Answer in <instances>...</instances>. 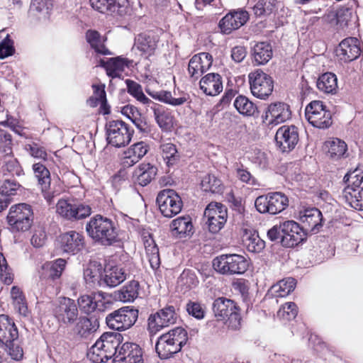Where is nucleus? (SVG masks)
I'll return each instance as SVG.
<instances>
[{
    "instance_id": "obj_1",
    "label": "nucleus",
    "mask_w": 363,
    "mask_h": 363,
    "mask_svg": "<svg viewBox=\"0 0 363 363\" xmlns=\"http://www.w3.org/2000/svg\"><path fill=\"white\" fill-rule=\"evenodd\" d=\"M85 229L92 240L102 246H111L121 240L117 223L101 214L91 217L86 223Z\"/></svg>"
},
{
    "instance_id": "obj_2",
    "label": "nucleus",
    "mask_w": 363,
    "mask_h": 363,
    "mask_svg": "<svg viewBox=\"0 0 363 363\" xmlns=\"http://www.w3.org/2000/svg\"><path fill=\"white\" fill-rule=\"evenodd\" d=\"M188 340L187 332L177 327L161 335L157 340L155 350L161 359H167L181 351Z\"/></svg>"
},
{
    "instance_id": "obj_3",
    "label": "nucleus",
    "mask_w": 363,
    "mask_h": 363,
    "mask_svg": "<svg viewBox=\"0 0 363 363\" xmlns=\"http://www.w3.org/2000/svg\"><path fill=\"white\" fill-rule=\"evenodd\" d=\"M121 334L105 333L88 350L86 356L93 363L106 362L114 358L116 347L120 345Z\"/></svg>"
},
{
    "instance_id": "obj_4",
    "label": "nucleus",
    "mask_w": 363,
    "mask_h": 363,
    "mask_svg": "<svg viewBox=\"0 0 363 363\" xmlns=\"http://www.w3.org/2000/svg\"><path fill=\"white\" fill-rule=\"evenodd\" d=\"M213 267L223 275H240L247 270L249 262L241 255L223 254L213 259Z\"/></svg>"
},
{
    "instance_id": "obj_5",
    "label": "nucleus",
    "mask_w": 363,
    "mask_h": 363,
    "mask_svg": "<svg viewBox=\"0 0 363 363\" xmlns=\"http://www.w3.org/2000/svg\"><path fill=\"white\" fill-rule=\"evenodd\" d=\"M7 222L12 232L28 230L33 222L31 206L25 203L12 206L7 216Z\"/></svg>"
},
{
    "instance_id": "obj_6",
    "label": "nucleus",
    "mask_w": 363,
    "mask_h": 363,
    "mask_svg": "<svg viewBox=\"0 0 363 363\" xmlns=\"http://www.w3.org/2000/svg\"><path fill=\"white\" fill-rule=\"evenodd\" d=\"M106 133L108 143L114 147L120 148L130 143L134 130L122 120H112L106 123Z\"/></svg>"
},
{
    "instance_id": "obj_7",
    "label": "nucleus",
    "mask_w": 363,
    "mask_h": 363,
    "mask_svg": "<svg viewBox=\"0 0 363 363\" xmlns=\"http://www.w3.org/2000/svg\"><path fill=\"white\" fill-rule=\"evenodd\" d=\"M138 310L134 306H124L106 317L107 326L114 330L123 331L131 328L138 318Z\"/></svg>"
},
{
    "instance_id": "obj_8",
    "label": "nucleus",
    "mask_w": 363,
    "mask_h": 363,
    "mask_svg": "<svg viewBox=\"0 0 363 363\" xmlns=\"http://www.w3.org/2000/svg\"><path fill=\"white\" fill-rule=\"evenodd\" d=\"M213 311L220 320H225L231 328L236 330L240 325L241 317L235 303L225 297L216 299L213 303Z\"/></svg>"
},
{
    "instance_id": "obj_9",
    "label": "nucleus",
    "mask_w": 363,
    "mask_h": 363,
    "mask_svg": "<svg viewBox=\"0 0 363 363\" xmlns=\"http://www.w3.org/2000/svg\"><path fill=\"white\" fill-rule=\"evenodd\" d=\"M179 315L173 306H167L155 313L150 315L147 319V331L150 336L155 335L164 328L177 323Z\"/></svg>"
},
{
    "instance_id": "obj_10",
    "label": "nucleus",
    "mask_w": 363,
    "mask_h": 363,
    "mask_svg": "<svg viewBox=\"0 0 363 363\" xmlns=\"http://www.w3.org/2000/svg\"><path fill=\"white\" fill-rule=\"evenodd\" d=\"M306 118L313 127L325 129L333 123L331 112L321 101H312L305 108Z\"/></svg>"
},
{
    "instance_id": "obj_11",
    "label": "nucleus",
    "mask_w": 363,
    "mask_h": 363,
    "mask_svg": "<svg viewBox=\"0 0 363 363\" xmlns=\"http://www.w3.org/2000/svg\"><path fill=\"white\" fill-rule=\"evenodd\" d=\"M248 79L251 93L256 98L265 100L272 94L274 80L268 74L257 69L248 74Z\"/></svg>"
},
{
    "instance_id": "obj_12",
    "label": "nucleus",
    "mask_w": 363,
    "mask_h": 363,
    "mask_svg": "<svg viewBox=\"0 0 363 363\" xmlns=\"http://www.w3.org/2000/svg\"><path fill=\"white\" fill-rule=\"evenodd\" d=\"M161 213L167 218H172L182 211L183 202L179 194L173 189H164L159 192L156 199Z\"/></svg>"
},
{
    "instance_id": "obj_13",
    "label": "nucleus",
    "mask_w": 363,
    "mask_h": 363,
    "mask_svg": "<svg viewBox=\"0 0 363 363\" xmlns=\"http://www.w3.org/2000/svg\"><path fill=\"white\" fill-rule=\"evenodd\" d=\"M53 314L60 325L69 326L79 318V311L75 301L67 297L60 298L53 309Z\"/></svg>"
},
{
    "instance_id": "obj_14",
    "label": "nucleus",
    "mask_w": 363,
    "mask_h": 363,
    "mask_svg": "<svg viewBox=\"0 0 363 363\" xmlns=\"http://www.w3.org/2000/svg\"><path fill=\"white\" fill-rule=\"evenodd\" d=\"M281 245L285 247H294L306 240L305 230L296 221L290 220L281 223Z\"/></svg>"
},
{
    "instance_id": "obj_15",
    "label": "nucleus",
    "mask_w": 363,
    "mask_h": 363,
    "mask_svg": "<svg viewBox=\"0 0 363 363\" xmlns=\"http://www.w3.org/2000/svg\"><path fill=\"white\" fill-rule=\"evenodd\" d=\"M204 216L207 218L206 224L209 231L217 233L227 221V208L220 203H210L204 211Z\"/></svg>"
},
{
    "instance_id": "obj_16",
    "label": "nucleus",
    "mask_w": 363,
    "mask_h": 363,
    "mask_svg": "<svg viewBox=\"0 0 363 363\" xmlns=\"http://www.w3.org/2000/svg\"><path fill=\"white\" fill-rule=\"evenodd\" d=\"M275 141L280 151L291 152L299 141L298 128L294 125H282L276 133Z\"/></svg>"
},
{
    "instance_id": "obj_17",
    "label": "nucleus",
    "mask_w": 363,
    "mask_h": 363,
    "mask_svg": "<svg viewBox=\"0 0 363 363\" xmlns=\"http://www.w3.org/2000/svg\"><path fill=\"white\" fill-rule=\"evenodd\" d=\"M291 111L290 106L284 102L270 104L262 118L263 122L268 125H277L290 119Z\"/></svg>"
},
{
    "instance_id": "obj_18",
    "label": "nucleus",
    "mask_w": 363,
    "mask_h": 363,
    "mask_svg": "<svg viewBox=\"0 0 363 363\" xmlns=\"http://www.w3.org/2000/svg\"><path fill=\"white\" fill-rule=\"evenodd\" d=\"M60 247L63 252L77 255L85 247L84 236L75 230L62 233L58 238Z\"/></svg>"
},
{
    "instance_id": "obj_19",
    "label": "nucleus",
    "mask_w": 363,
    "mask_h": 363,
    "mask_svg": "<svg viewBox=\"0 0 363 363\" xmlns=\"http://www.w3.org/2000/svg\"><path fill=\"white\" fill-rule=\"evenodd\" d=\"M113 363H144L141 347L133 342H125L116 347Z\"/></svg>"
},
{
    "instance_id": "obj_20",
    "label": "nucleus",
    "mask_w": 363,
    "mask_h": 363,
    "mask_svg": "<svg viewBox=\"0 0 363 363\" xmlns=\"http://www.w3.org/2000/svg\"><path fill=\"white\" fill-rule=\"evenodd\" d=\"M248 19L249 14L245 10H233L221 18L218 26L223 33L230 34L246 23Z\"/></svg>"
},
{
    "instance_id": "obj_21",
    "label": "nucleus",
    "mask_w": 363,
    "mask_h": 363,
    "mask_svg": "<svg viewBox=\"0 0 363 363\" xmlns=\"http://www.w3.org/2000/svg\"><path fill=\"white\" fill-rule=\"evenodd\" d=\"M213 63V57L208 52H201L194 55L188 65V72L193 80L198 79L207 72Z\"/></svg>"
},
{
    "instance_id": "obj_22",
    "label": "nucleus",
    "mask_w": 363,
    "mask_h": 363,
    "mask_svg": "<svg viewBox=\"0 0 363 363\" xmlns=\"http://www.w3.org/2000/svg\"><path fill=\"white\" fill-rule=\"evenodd\" d=\"M299 220L306 234L317 233L323 226V215L317 208H308L299 213Z\"/></svg>"
},
{
    "instance_id": "obj_23",
    "label": "nucleus",
    "mask_w": 363,
    "mask_h": 363,
    "mask_svg": "<svg viewBox=\"0 0 363 363\" xmlns=\"http://www.w3.org/2000/svg\"><path fill=\"white\" fill-rule=\"evenodd\" d=\"M361 52L360 42L354 37L344 39L336 49L337 56L345 62L356 60L360 56Z\"/></svg>"
},
{
    "instance_id": "obj_24",
    "label": "nucleus",
    "mask_w": 363,
    "mask_h": 363,
    "mask_svg": "<svg viewBox=\"0 0 363 363\" xmlns=\"http://www.w3.org/2000/svg\"><path fill=\"white\" fill-rule=\"evenodd\" d=\"M133 61L122 56L108 58L107 60L100 59L99 65L106 69V74L111 78H121L125 68L133 67Z\"/></svg>"
},
{
    "instance_id": "obj_25",
    "label": "nucleus",
    "mask_w": 363,
    "mask_h": 363,
    "mask_svg": "<svg viewBox=\"0 0 363 363\" xmlns=\"http://www.w3.org/2000/svg\"><path fill=\"white\" fill-rule=\"evenodd\" d=\"M159 40V35L150 30L138 34L135 39V45L143 55L150 57L154 55Z\"/></svg>"
},
{
    "instance_id": "obj_26",
    "label": "nucleus",
    "mask_w": 363,
    "mask_h": 363,
    "mask_svg": "<svg viewBox=\"0 0 363 363\" xmlns=\"http://www.w3.org/2000/svg\"><path fill=\"white\" fill-rule=\"evenodd\" d=\"M125 279V271L120 266H106L102 273L101 286L113 288L121 284Z\"/></svg>"
},
{
    "instance_id": "obj_27",
    "label": "nucleus",
    "mask_w": 363,
    "mask_h": 363,
    "mask_svg": "<svg viewBox=\"0 0 363 363\" xmlns=\"http://www.w3.org/2000/svg\"><path fill=\"white\" fill-rule=\"evenodd\" d=\"M202 91L208 96H217L223 91L222 77L218 73H208L199 82Z\"/></svg>"
},
{
    "instance_id": "obj_28",
    "label": "nucleus",
    "mask_w": 363,
    "mask_h": 363,
    "mask_svg": "<svg viewBox=\"0 0 363 363\" xmlns=\"http://www.w3.org/2000/svg\"><path fill=\"white\" fill-rule=\"evenodd\" d=\"M18 337V329L14 322L6 315H0V347L4 344L16 340Z\"/></svg>"
},
{
    "instance_id": "obj_29",
    "label": "nucleus",
    "mask_w": 363,
    "mask_h": 363,
    "mask_svg": "<svg viewBox=\"0 0 363 363\" xmlns=\"http://www.w3.org/2000/svg\"><path fill=\"white\" fill-rule=\"evenodd\" d=\"M149 150V145L144 141L134 143L124 152V164L128 167L134 165L148 152Z\"/></svg>"
},
{
    "instance_id": "obj_30",
    "label": "nucleus",
    "mask_w": 363,
    "mask_h": 363,
    "mask_svg": "<svg viewBox=\"0 0 363 363\" xmlns=\"http://www.w3.org/2000/svg\"><path fill=\"white\" fill-rule=\"evenodd\" d=\"M103 298L104 296L102 292L84 294L78 298L77 303L83 313L90 314L97 308L100 310V307L104 305L102 302Z\"/></svg>"
},
{
    "instance_id": "obj_31",
    "label": "nucleus",
    "mask_w": 363,
    "mask_h": 363,
    "mask_svg": "<svg viewBox=\"0 0 363 363\" xmlns=\"http://www.w3.org/2000/svg\"><path fill=\"white\" fill-rule=\"evenodd\" d=\"M342 199L350 207L363 211V187L346 186L342 191Z\"/></svg>"
},
{
    "instance_id": "obj_32",
    "label": "nucleus",
    "mask_w": 363,
    "mask_h": 363,
    "mask_svg": "<svg viewBox=\"0 0 363 363\" xmlns=\"http://www.w3.org/2000/svg\"><path fill=\"white\" fill-rule=\"evenodd\" d=\"M353 18L352 9L347 7L339 9L336 12L330 11L322 17L323 22L332 23L334 21L341 28L348 26Z\"/></svg>"
},
{
    "instance_id": "obj_33",
    "label": "nucleus",
    "mask_w": 363,
    "mask_h": 363,
    "mask_svg": "<svg viewBox=\"0 0 363 363\" xmlns=\"http://www.w3.org/2000/svg\"><path fill=\"white\" fill-rule=\"evenodd\" d=\"M170 228L173 235L179 238H184L193 234L194 227L189 216H179L174 219Z\"/></svg>"
},
{
    "instance_id": "obj_34",
    "label": "nucleus",
    "mask_w": 363,
    "mask_h": 363,
    "mask_svg": "<svg viewBox=\"0 0 363 363\" xmlns=\"http://www.w3.org/2000/svg\"><path fill=\"white\" fill-rule=\"evenodd\" d=\"M85 38L96 55H111L112 52L106 47L104 38L95 30H88L85 33Z\"/></svg>"
},
{
    "instance_id": "obj_35",
    "label": "nucleus",
    "mask_w": 363,
    "mask_h": 363,
    "mask_svg": "<svg viewBox=\"0 0 363 363\" xmlns=\"http://www.w3.org/2000/svg\"><path fill=\"white\" fill-rule=\"evenodd\" d=\"M78 322L75 325V330L78 335L83 338H87L94 333L99 327V321L94 316L87 318L82 316L78 318Z\"/></svg>"
},
{
    "instance_id": "obj_36",
    "label": "nucleus",
    "mask_w": 363,
    "mask_h": 363,
    "mask_svg": "<svg viewBox=\"0 0 363 363\" xmlns=\"http://www.w3.org/2000/svg\"><path fill=\"white\" fill-rule=\"evenodd\" d=\"M272 46L267 42L256 43L252 50V59L257 65L267 64L272 59Z\"/></svg>"
},
{
    "instance_id": "obj_37",
    "label": "nucleus",
    "mask_w": 363,
    "mask_h": 363,
    "mask_svg": "<svg viewBox=\"0 0 363 363\" xmlns=\"http://www.w3.org/2000/svg\"><path fill=\"white\" fill-rule=\"evenodd\" d=\"M65 266V259L61 258L57 259L54 262H47L43 265L41 277L48 278V281H54L60 279Z\"/></svg>"
},
{
    "instance_id": "obj_38",
    "label": "nucleus",
    "mask_w": 363,
    "mask_h": 363,
    "mask_svg": "<svg viewBox=\"0 0 363 363\" xmlns=\"http://www.w3.org/2000/svg\"><path fill=\"white\" fill-rule=\"evenodd\" d=\"M102 270L103 267L100 263L97 262H90L84 270V279L86 284L91 287L101 286Z\"/></svg>"
},
{
    "instance_id": "obj_39",
    "label": "nucleus",
    "mask_w": 363,
    "mask_h": 363,
    "mask_svg": "<svg viewBox=\"0 0 363 363\" xmlns=\"http://www.w3.org/2000/svg\"><path fill=\"white\" fill-rule=\"evenodd\" d=\"M160 150L162 159L168 167H173L179 163L181 155L176 145L172 143H163L160 145Z\"/></svg>"
},
{
    "instance_id": "obj_40",
    "label": "nucleus",
    "mask_w": 363,
    "mask_h": 363,
    "mask_svg": "<svg viewBox=\"0 0 363 363\" xmlns=\"http://www.w3.org/2000/svg\"><path fill=\"white\" fill-rule=\"evenodd\" d=\"M296 284L294 278L287 277L271 286L269 294L274 297H286L291 293Z\"/></svg>"
},
{
    "instance_id": "obj_41",
    "label": "nucleus",
    "mask_w": 363,
    "mask_h": 363,
    "mask_svg": "<svg viewBox=\"0 0 363 363\" xmlns=\"http://www.w3.org/2000/svg\"><path fill=\"white\" fill-rule=\"evenodd\" d=\"M157 172V168L155 165L150 163L140 164L136 171L137 183L141 186H147L155 178Z\"/></svg>"
},
{
    "instance_id": "obj_42",
    "label": "nucleus",
    "mask_w": 363,
    "mask_h": 363,
    "mask_svg": "<svg viewBox=\"0 0 363 363\" xmlns=\"http://www.w3.org/2000/svg\"><path fill=\"white\" fill-rule=\"evenodd\" d=\"M2 164V171L4 174H9L11 176H21L23 174V169L18 160L14 157L13 153L0 157Z\"/></svg>"
},
{
    "instance_id": "obj_43",
    "label": "nucleus",
    "mask_w": 363,
    "mask_h": 363,
    "mask_svg": "<svg viewBox=\"0 0 363 363\" xmlns=\"http://www.w3.org/2000/svg\"><path fill=\"white\" fill-rule=\"evenodd\" d=\"M153 111L154 118L159 125L163 130H169L172 126V116L165 112L162 106L153 102L149 106Z\"/></svg>"
},
{
    "instance_id": "obj_44",
    "label": "nucleus",
    "mask_w": 363,
    "mask_h": 363,
    "mask_svg": "<svg viewBox=\"0 0 363 363\" xmlns=\"http://www.w3.org/2000/svg\"><path fill=\"white\" fill-rule=\"evenodd\" d=\"M317 87L325 94H335L337 89V79L335 74L326 72L319 77Z\"/></svg>"
},
{
    "instance_id": "obj_45",
    "label": "nucleus",
    "mask_w": 363,
    "mask_h": 363,
    "mask_svg": "<svg viewBox=\"0 0 363 363\" xmlns=\"http://www.w3.org/2000/svg\"><path fill=\"white\" fill-rule=\"evenodd\" d=\"M233 105L236 110L243 116H252L258 112L256 105L243 95L237 96Z\"/></svg>"
},
{
    "instance_id": "obj_46",
    "label": "nucleus",
    "mask_w": 363,
    "mask_h": 363,
    "mask_svg": "<svg viewBox=\"0 0 363 363\" xmlns=\"http://www.w3.org/2000/svg\"><path fill=\"white\" fill-rule=\"evenodd\" d=\"M125 84L128 93L138 101L148 106L153 104V101L145 95L140 84L129 79L125 80Z\"/></svg>"
},
{
    "instance_id": "obj_47",
    "label": "nucleus",
    "mask_w": 363,
    "mask_h": 363,
    "mask_svg": "<svg viewBox=\"0 0 363 363\" xmlns=\"http://www.w3.org/2000/svg\"><path fill=\"white\" fill-rule=\"evenodd\" d=\"M139 287L138 281H130L118 291V298L123 302H132L138 296Z\"/></svg>"
},
{
    "instance_id": "obj_48",
    "label": "nucleus",
    "mask_w": 363,
    "mask_h": 363,
    "mask_svg": "<svg viewBox=\"0 0 363 363\" xmlns=\"http://www.w3.org/2000/svg\"><path fill=\"white\" fill-rule=\"evenodd\" d=\"M328 153L332 159L337 160L345 155L347 150V144L339 138H333V140L326 142Z\"/></svg>"
},
{
    "instance_id": "obj_49",
    "label": "nucleus",
    "mask_w": 363,
    "mask_h": 363,
    "mask_svg": "<svg viewBox=\"0 0 363 363\" xmlns=\"http://www.w3.org/2000/svg\"><path fill=\"white\" fill-rule=\"evenodd\" d=\"M33 170L35 177L38 179V184L41 190H46L50 186V173L48 168L40 162L33 164Z\"/></svg>"
},
{
    "instance_id": "obj_50",
    "label": "nucleus",
    "mask_w": 363,
    "mask_h": 363,
    "mask_svg": "<svg viewBox=\"0 0 363 363\" xmlns=\"http://www.w3.org/2000/svg\"><path fill=\"white\" fill-rule=\"evenodd\" d=\"M201 188L206 192L222 194L223 186L221 181L212 174L206 175L201 180Z\"/></svg>"
},
{
    "instance_id": "obj_51",
    "label": "nucleus",
    "mask_w": 363,
    "mask_h": 363,
    "mask_svg": "<svg viewBox=\"0 0 363 363\" xmlns=\"http://www.w3.org/2000/svg\"><path fill=\"white\" fill-rule=\"evenodd\" d=\"M144 244L150 267L152 269H158L160 265L158 247L152 239L147 240Z\"/></svg>"
},
{
    "instance_id": "obj_52",
    "label": "nucleus",
    "mask_w": 363,
    "mask_h": 363,
    "mask_svg": "<svg viewBox=\"0 0 363 363\" xmlns=\"http://www.w3.org/2000/svg\"><path fill=\"white\" fill-rule=\"evenodd\" d=\"M271 198L272 199H269V201H272V215H276L282 212L289 206L288 197L281 192L276 191L271 193Z\"/></svg>"
},
{
    "instance_id": "obj_53",
    "label": "nucleus",
    "mask_w": 363,
    "mask_h": 363,
    "mask_svg": "<svg viewBox=\"0 0 363 363\" xmlns=\"http://www.w3.org/2000/svg\"><path fill=\"white\" fill-rule=\"evenodd\" d=\"M133 123L138 129V133L141 134L143 137L153 138L156 128L153 125L148 122L145 117H143L140 115L138 118H135Z\"/></svg>"
},
{
    "instance_id": "obj_54",
    "label": "nucleus",
    "mask_w": 363,
    "mask_h": 363,
    "mask_svg": "<svg viewBox=\"0 0 363 363\" xmlns=\"http://www.w3.org/2000/svg\"><path fill=\"white\" fill-rule=\"evenodd\" d=\"M13 153L12 135L6 130L0 128V157Z\"/></svg>"
},
{
    "instance_id": "obj_55",
    "label": "nucleus",
    "mask_w": 363,
    "mask_h": 363,
    "mask_svg": "<svg viewBox=\"0 0 363 363\" xmlns=\"http://www.w3.org/2000/svg\"><path fill=\"white\" fill-rule=\"evenodd\" d=\"M276 0H259L253 6V11L256 16L271 14L275 8Z\"/></svg>"
},
{
    "instance_id": "obj_56",
    "label": "nucleus",
    "mask_w": 363,
    "mask_h": 363,
    "mask_svg": "<svg viewBox=\"0 0 363 363\" xmlns=\"http://www.w3.org/2000/svg\"><path fill=\"white\" fill-rule=\"evenodd\" d=\"M24 150L35 159L46 160L48 154L45 148L35 142H31L24 145Z\"/></svg>"
},
{
    "instance_id": "obj_57",
    "label": "nucleus",
    "mask_w": 363,
    "mask_h": 363,
    "mask_svg": "<svg viewBox=\"0 0 363 363\" xmlns=\"http://www.w3.org/2000/svg\"><path fill=\"white\" fill-rule=\"evenodd\" d=\"M74 203H69L67 200L60 199L56 205L57 213L62 218L74 221Z\"/></svg>"
},
{
    "instance_id": "obj_58",
    "label": "nucleus",
    "mask_w": 363,
    "mask_h": 363,
    "mask_svg": "<svg viewBox=\"0 0 363 363\" xmlns=\"http://www.w3.org/2000/svg\"><path fill=\"white\" fill-rule=\"evenodd\" d=\"M298 314V307L294 302H288L281 307L277 312V316L279 318L291 320H294Z\"/></svg>"
},
{
    "instance_id": "obj_59",
    "label": "nucleus",
    "mask_w": 363,
    "mask_h": 363,
    "mask_svg": "<svg viewBox=\"0 0 363 363\" xmlns=\"http://www.w3.org/2000/svg\"><path fill=\"white\" fill-rule=\"evenodd\" d=\"M47 238L45 228L42 225H38L33 229L30 243L34 247L40 248L45 245Z\"/></svg>"
},
{
    "instance_id": "obj_60",
    "label": "nucleus",
    "mask_w": 363,
    "mask_h": 363,
    "mask_svg": "<svg viewBox=\"0 0 363 363\" xmlns=\"http://www.w3.org/2000/svg\"><path fill=\"white\" fill-rule=\"evenodd\" d=\"M248 158L260 169H266L269 165L267 154L260 150L255 149L250 152Z\"/></svg>"
},
{
    "instance_id": "obj_61",
    "label": "nucleus",
    "mask_w": 363,
    "mask_h": 363,
    "mask_svg": "<svg viewBox=\"0 0 363 363\" xmlns=\"http://www.w3.org/2000/svg\"><path fill=\"white\" fill-rule=\"evenodd\" d=\"M14 275L12 269L8 265L7 261L2 253H0V279L7 285L13 281Z\"/></svg>"
},
{
    "instance_id": "obj_62",
    "label": "nucleus",
    "mask_w": 363,
    "mask_h": 363,
    "mask_svg": "<svg viewBox=\"0 0 363 363\" xmlns=\"http://www.w3.org/2000/svg\"><path fill=\"white\" fill-rule=\"evenodd\" d=\"M271 193L258 196L255 201V206L260 213H269L272 215Z\"/></svg>"
},
{
    "instance_id": "obj_63",
    "label": "nucleus",
    "mask_w": 363,
    "mask_h": 363,
    "mask_svg": "<svg viewBox=\"0 0 363 363\" xmlns=\"http://www.w3.org/2000/svg\"><path fill=\"white\" fill-rule=\"evenodd\" d=\"M19 186L20 184L15 179H6L0 185V195L9 198L10 196L16 194Z\"/></svg>"
},
{
    "instance_id": "obj_64",
    "label": "nucleus",
    "mask_w": 363,
    "mask_h": 363,
    "mask_svg": "<svg viewBox=\"0 0 363 363\" xmlns=\"http://www.w3.org/2000/svg\"><path fill=\"white\" fill-rule=\"evenodd\" d=\"M245 245L248 251L257 253L261 252L265 247V242L257 234L249 236L245 240Z\"/></svg>"
}]
</instances>
